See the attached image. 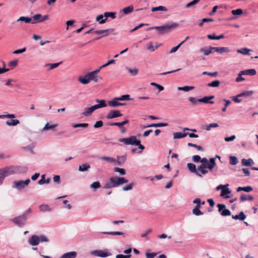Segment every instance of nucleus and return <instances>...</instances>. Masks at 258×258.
Instances as JSON below:
<instances>
[{
  "mask_svg": "<svg viewBox=\"0 0 258 258\" xmlns=\"http://www.w3.org/2000/svg\"><path fill=\"white\" fill-rule=\"evenodd\" d=\"M238 163V160L235 156H230L229 157V163L231 165H235Z\"/></svg>",
  "mask_w": 258,
  "mask_h": 258,
  "instance_id": "obj_55",
  "label": "nucleus"
},
{
  "mask_svg": "<svg viewBox=\"0 0 258 258\" xmlns=\"http://www.w3.org/2000/svg\"><path fill=\"white\" fill-rule=\"evenodd\" d=\"M134 10V7L132 5L124 8L122 10V12L125 15H128L131 14Z\"/></svg>",
  "mask_w": 258,
  "mask_h": 258,
  "instance_id": "obj_33",
  "label": "nucleus"
},
{
  "mask_svg": "<svg viewBox=\"0 0 258 258\" xmlns=\"http://www.w3.org/2000/svg\"><path fill=\"white\" fill-rule=\"evenodd\" d=\"M201 162L202 164L198 167V170L202 174H206L208 173L207 168L212 171L216 164L215 158H211L209 160L206 158H203L201 159Z\"/></svg>",
  "mask_w": 258,
  "mask_h": 258,
  "instance_id": "obj_1",
  "label": "nucleus"
},
{
  "mask_svg": "<svg viewBox=\"0 0 258 258\" xmlns=\"http://www.w3.org/2000/svg\"><path fill=\"white\" fill-rule=\"evenodd\" d=\"M195 88L194 86H184V87H178L177 90L179 91H183L184 92H188L192 90Z\"/></svg>",
  "mask_w": 258,
  "mask_h": 258,
  "instance_id": "obj_48",
  "label": "nucleus"
},
{
  "mask_svg": "<svg viewBox=\"0 0 258 258\" xmlns=\"http://www.w3.org/2000/svg\"><path fill=\"white\" fill-rule=\"evenodd\" d=\"M120 142L124 143L126 145H138L139 144V141L137 139V137L132 136L127 138H120L118 140Z\"/></svg>",
  "mask_w": 258,
  "mask_h": 258,
  "instance_id": "obj_9",
  "label": "nucleus"
},
{
  "mask_svg": "<svg viewBox=\"0 0 258 258\" xmlns=\"http://www.w3.org/2000/svg\"><path fill=\"white\" fill-rule=\"evenodd\" d=\"M217 207L218 208V211L222 216H226L231 215L230 211L228 209H226L225 205L219 204L217 205Z\"/></svg>",
  "mask_w": 258,
  "mask_h": 258,
  "instance_id": "obj_12",
  "label": "nucleus"
},
{
  "mask_svg": "<svg viewBox=\"0 0 258 258\" xmlns=\"http://www.w3.org/2000/svg\"><path fill=\"white\" fill-rule=\"evenodd\" d=\"M168 125V124L167 123H153L150 124H148L146 126H145L144 128L146 127H163V126H166Z\"/></svg>",
  "mask_w": 258,
  "mask_h": 258,
  "instance_id": "obj_25",
  "label": "nucleus"
},
{
  "mask_svg": "<svg viewBox=\"0 0 258 258\" xmlns=\"http://www.w3.org/2000/svg\"><path fill=\"white\" fill-rule=\"evenodd\" d=\"M113 31V29H106V30H96V31H94V33L96 34H100L101 35V36L97 38H95V40H97V39H99L100 38H101V37H103V36H107L109 34V32H112Z\"/></svg>",
  "mask_w": 258,
  "mask_h": 258,
  "instance_id": "obj_16",
  "label": "nucleus"
},
{
  "mask_svg": "<svg viewBox=\"0 0 258 258\" xmlns=\"http://www.w3.org/2000/svg\"><path fill=\"white\" fill-rule=\"evenodd\" d=\"M200 205H196L192 210V213L196 216H200L203 214V213L200 210Z\"/></svg>",
  "mask_w": 258,
  "mask_h": 258,
  "instance_id": "obj_36",
  "label": "nucleus"
},
{
  "mask_svg": "<svg viewBox=\"0 0 258 258\" xmlns=\"http://www.w3.org/2000/svg\"><path fill=\"white\" fill-rule=\"evenodd\" d=\"M30 182V179H27L25 181H15L13 182V188L17 189L19 191H21L26 186H27Z\"/></svg>",
  "mask_w": 258,
  "mask_h": 258,
  "instance_id": "obj_8",
  "label": "nucleus"
},
{
  "mask_svg": "<svg viewBox=\"0 0 258 258\" xmlns=\"http://www.w3.org/2000/svg\"><path fill=\"white\" fill-rule=\"evenodd\" d=\"M110 17L112 19L116 18V13L114 12H105L104 15H99L96 18V21L98 22L99 24H104L107 18Z\"/></svg>",
  "mask_w": 258,
  "mask_h": 258,
  "instance_id": "obj_6",
  "label": "nucleus"
},
{
  "mask_svg": "<svg viewBox=\"0 0 258 258\" xmlns=\"http://www.w3.org/2000/svg\"><path fill=\"white\" fill-rule=\"evenodd\" d=\"M113 171L114 172H118L120 175H124L126 174L125 169L119 167H114L113 168Z\"/></svg>",
  "mask_w": 258,
  "mask_h": 258,
  "instance_id": "obj_52",
  "label": "nucleus"
},
{
  "mask_svg": "<svg viewBox=\"0 0 258 258\" xmlns=\"http://www.w3.org/2000/svg\"><path fill=\"white\" fill-rule=\"evenodd\" d=\"M188 100L192 104L195 105H197L198 103L199 102V99H197L196 98L193 97H188Z\"/></svg>",
  "mask_w": 258,
  "mask_h": 258,
  "instance_id": "obj_59",
  "label": "nucleus"
},
{
  "mask_svg": "<svg viewBox=\"0 0 258 258\" xmlns=\"http://www.w3.org/2000/svg\"><path fill=\"white\" fill-rule=\"evenodd\" d=\"M200 0H194L191 1V2L187 4L185 7L186 8H194L195 5L197 4Z\"/></svg>",
  "mask_w": 258,
  "mask_h": 258,
  "instance_id": "obj_51",
  "label": "nucleus"
},
{
  "mask_svg": "<svg viewBox=\"0 0 258 258\" xmlns=\"http://www.w3.org/2000/svg\"><path fill=\"white\" fill-rule=\"evenodd\" d=\"M251 51V49L247 48H243L240 49H237V52L239 53H241L244 55H250V54L249 53V51Z\"/></svg>",
  "mask_w": 258,
  "mask_h": 258,
  "instance_id": "obj_40",
  "label": "nucleus"
},
{
  "mask_svg": "<svg viewBox=\"0 0 258 258\" xmlns=\"http://www.w3.org/2000/svg\"><path fill=\"white\" fill-rule=\"evenodd\" d=\"M215 49H216V52H217L220 53L230 52V50H229V48L227 47H218V48H216Z\"/></svg>",
  "mask_w": 258,
  "mask_h": 258,
  "instance_id": "obj_45",
  "label": "nucleus"
},
{
  "mask_svg": "<svg viewBox=\"0 0 258 258\" xmlns=\"http://www.w3.org/2000/svg\"><path fill=\"white\" fill-rule=\"evenodd\" d=\"M220 84V82L219 80L214 81L208 84V86L210 87H218Z\"/></svg>",
  "mask_w": 258,
  "mask_h": 258,
  "instance_id": "obj_53",
  "label": "nucleus"
},
{
  "mask_svg": "<svg viewBox=\"0 0 258 258\" xmlns=\"http://www.w3.org/2000/svg\"><path fill=\"white\" fill-rule=\"evenodd\" d=\"M77 255V252L73 251L64 253L60 258H75Z\"/></svg>",
  "mask_w": 258,
  "mask_h": 258,
  "instance_id": "obj_20",
  "label": "nucleus"
},
{
  "mask_svg": "<svg viewBox=\"0 0 258 258\" xmlns=\"http://www.w3.org/2000/svg\"><path fill=\"white\" fill-rule=\"evenodd\" d=\"M118 100H119V101H123V100H133V98H130V95L128 94H125L119 97H117Z\"/></svg>",
  "mask_w": 258,
  "mask_h": 258,
  "instance_id": "obj_54",
  "label": "nucleus"
},
{
  "mask_svg": "<svg viewBox=\"0 0 258 258\" xmlns=\"http://www.w3.org/2000/svg\"><path fill=\"white\" fill-rule=\"evenodd\" d=\"M224 34H221L219 36H215V33H213L212 34H209L207 35V37L210 39H212V40H214V39H216V40H219V39H222V38H224Z\"/></svg>",
  "mask_w": 258,
  "mask_h": 258,
  "instance_id": "obj_34",
  "label": "nucleus"
},
{
  "mask_svg": "<svg viewBox=\"0 0 258 258\" xmlns=\"http://www.w3.org/2000/svg\"><path fill=\"white\" fill-rule=\"evenodd\" d=\"M119 100H118V98H115L114 99L112 100H110L108 102V104L109 106L111 107H116L118 106H122L125 105V103H120L118 102Z\"/></svg>",
  "mask_w": 258,
  "mask_h": 258,
  "instance_id": "obj_17",
  "label": "nucleus"
},
{
  "mask_svg": "<svg viewBox=\"0 0 258 258\" xmlns=\"http://www.w3.org/2000/svg\"><path fill=\"white\" fill-rule=\"evenodd\" d=\"M100 159L102 161H105L108 163L116 164V159L110 157H100Z\"/></svg>",
  "mask_w": 258,
  "mask_h": 258,
  "instance_id": "obj_27",
  "label": "nucleus"
},
{
  "mask_svg": "<svg viewBox=\"0 0 258 258\" xmlns=\"http://www.w3.org/2000/svg\"><path fill=\"white\" fill-rule=\"evenodd\" d=\"M31 208H29L23 214L13 218L11 219V221L16 225L19 227H22L25 225L28 216L31 213Z\"/></svg>",
  "mask_w": 258,
  "mask_h": 258,
  "instance_id": "obj_4",
  "label": "nucleus"
},
{
  "mask_svg": "<svg viewBox=\"0 0 258 258\" xmlns=\"http://www.w3.org/2000/svg\"><path fill=\"white\" fill-rule=\"evenodd\" d=\"M100 187L101 184L100 182L98 181L94 182L90 185V188L93 189L94 191H95L97 189L100 188Z\"/></svg>",
  "mask_w": 258,
  "mask_h": 258,
  "instance_id": "obj_42",
  "label": "nucleus"
},
{
  "mask_svg": "<svg viewBox=\"0 0 258 258\" xmlns=\"http://www.w3.org/2000/svg\"><path fill=\"white\" fill-rule=\"evenodd\" d=\"M215 96L214 95H211L210 96H205L204 97L199 99V102H202L204 103H210V104H214V102L213 101H210V100L214 99Z\"/></svg>",
  "mask_w": 258,
  "mask_h": 258,
  "instance_id": "obj_18",
  "label": "nucleus"
},
{
  "mask_svg": "<svg viewBox=\"0 0 258 258\" xmlns=\"http://www.w3.org/2000/svg\"><path fill=\"white\" fill-rule=\"evenodd\" d=\"M186 136V133L176 132L173 134L174 139H181Z\"/></svg>",
  "mask_w": 258,
  "mask_h": 258,
  "instance_id": "obj_44",
  "label": "nucleus"
},
{
  "mask_svg": "<svg viewBox=\"0 0 258 258\" xmlns=\"http://www.w3.org/2000/svg\"><path fill=\"white\" fill-rule=\"evenodd\" d=\"M40 211L42 212H50L51 211V208L47 204H41L39 206Z\"/></svg>",
  "mask_w": 258,
  "mask_h": 258,
  "instance_id": "obj_30",
  "label": "nucleus"
},
{
  "mask_svg": "<svg viewBox=\"0 0 258 258\" xmlns=\"http://www.w3.org/2000/svg\"><path fill=\"white\" fill-rule=\"evenodd\" d=\"M94 110L92 107L89 108H86L84 111L82 113V114L84 116H88L90 115Z\"/></svg>",
  "mask_w": 258,
  "mask_h": 258,
  "instance_id": "obj_32",
  "label": "nucleus"
},
{
  "mask_svg": "<svg viewBox=\"0 0 258 258\" xmlns=\"http://www.w3.org/2000/svg\"><path fill=\"white\" fill-rule=\"evenodd\" d=\"M62 62L54 63H48L47 66H49V70H53L58 67Z\"/></svg>",
  "mask_w": 258,
  "mask_h": 258,
  "instance_id": "obj_58",
  "label": "nucleus"
},
{
  "mask_svg": "<svg viewBox=\"0 0 258 258\" xmlns=\"http://www.w3.org/2000/svg\"><path fill=\"white\" fill-rule=\"evenodd\" d=\"M91 254L94 256H99L101 257H106L111 255V253L107 251V250H95L91 251Z\"/></svg>",
  "mask_w": 258,
  "mask_h": 258,
  "instance_id": "obj_10",
  "label": "nucleus"
},
{
  "mask_svg": "<svg viewBox=\"0 0 258 258\" xmlns=\"http://www.w3.org/2000/svg\"><path fill=\"white\" fill-rule=\"evenodd\" d=\"M230 192H231V191L230 190V189H229L228 186L223 187L222 189V190H221V192L220 194V196L224 197V198L225 199H228L230 198V197L228 196H227V195L230 194Z\"/></svg>",
  "mask_w": 258,
  "mask_h": 258,
  "instance_id": "obj_22",
  "label": "nucleus"
},
{
  "mask_svg": "<svg viewBox=\"0 0 258 258\" xmlns=\"http://www.w3.org/2000/svg\"><path fill=\"white\" fill-rule=\"evenodd\" d=\"M219 126L218 124L217 123H212L207 125L206 130L207 131H210L212 127H217Z\"/></svg>",
  "mask_w": 258,
  "mask_h": 258,
  "instance_id": "obj_63",
  "label": "nucleus"
},
{
  "mask_svg": "<svg viewBox=\"0 0 258 258\" xmlns=\"http://www.w3.org/2000/svg\"><path fill=\"white\" fill-rule=\"evenodd\" d=\"M152 232V229L151 228L148 229L144 233H142L140 236L142 238H145L146 240H148V235H149Z\"/></svg>",
  "mask_w": 258,
  "mask_h": 258,
  "instance_id": "obj_50",
  "label": "nucleus"
},
{
  "mask_svg": "<svg viewBox=\"0 0 258 258\" xmlns=\"http://www.w3.org/2000/svg\"><path fill=\"white\" fill-rule=\"evenodd\" d=\"M253 197L250 195H246L245 194H242L240 196V200L241 202H243L246 201H252Z\"/></svg>",
  "mask_w": 258,
  "mask_h": 258,
  "instance_id": "obj_29",
  "label": "nucleus"
},
{
  "mask_svg": "<svg viewBox=\"0 0 258 258\" xmlns=\"http://www.w3.org/2000/svg\"><path fill=\"white\" fill-rule=\"evenodd\" d=\"M187 167L188 169L192 173H195L196 175L202 177V174L196 168V165L193 163H187Z\"/></svg>",
  "mask_w": 258,
  "mask_h": 258,
  "instance_id": "obj_14",
  "label": "nucleus"
},
{
  "mask_svg": "<svg viewBox=\"0 0 258 258\" xmlns=\"http://www.w3.org/2000/svg\"><path fill=\"white\" fill-rule=\"evenodd\" d=\"M243 13L242 9H238L236 10H234L231 11V13L233 15H241Z\"/></svg>",
  "mask_w": 258,
  "mask_h": 258,
  "instance_id": "obj_62",
  "label": "nucleus"
},
{
  "mask_svg": "<svg viewBox=\"0 0 258 258\" xmlns=\"http://www.w3.org/2000/svg\"><path fill=\"white\" fill-rule=\"evenodd\" d=\"M19 123V120L17 119H12L11 120H7L6 122V124L9 126H15L18 124Z\"/></svg>",
  "mask_w": 258,
  "mask_h": 258,
  "instance_id": "obj_35",
  "label": "nucleus"
},
{
  "mask_svg": "<svg viewBox=\"0 0 258 258\" xmlns=\"http://www.w3.org/2000/svg\"><path fill=\"white\" fill-rule=\"evenodd\" d=\"M86 77L88 78L90 82L93 81L95 82H97L98 81V78H100L99 76L96 75L93 72L88 73L86 75Z\"/></svg>",
  "mask_w": 258,
  "mask_h": 258,
  "instance_id": "obj_19",
  "label": "nucleus"
},
{
  "mask_svg": "<svg viewBox=\"0 0 258 258\" xmlns=\"http://www.w3.org/2000/svg\"><path fill=\"white\" fill-rule=\"evenodd\" d=\"M57 124H49V123H47L43 127V128L42 129V131H45L48 130H52L54 128L57 126Z\"/></svg>",
  "mask_w": 258,
  "mask_h": 258,
  "instance_id": "obj_39",
  "label": "nucleus"
},
{
  "mask_svg": "<svg viewBox=\"0 0 258 258\" xmlns=\"http://www.w3.org/2000/svg\"><path fill=\"white\" fill-rule=\"evenodd\" d=\"M78 81L83 85L88 84L90 82L88 78L86 77V76L84 77H79L78 78Z\"/></svg>",
  "mask_w": 258,
  "mask_h": 258,
  "instance_id": "obj_46",
  "label": "nucleus"
},
{
  "mask_svg": "<svg viewBox=\"0 0 258 258\" xmlns=\"http://www.w3.org/2000/svg\"><path fill=\"white\" fill-rule=\"evenodd\" d=\"M254 92L252 90L250 91H244L239 94H238V97H249L251 95H252L253 94Z\"/></svg>",
  "mask_w": 258,
  "mask_h": 258,
  "instance_id": "obj_38",
  "label": "nucleus"
},
{
  "mask_svg": "<svg viewBox=\"0 0 258 258\" xmlns=\"http://www.w3.org/2000/svg\"><path fill=\"white\" fill-rule=\"evenodd\" d=\"M187 146H189V147H193L194 148H196L199 151H203L204 150L202 146L197 145L195 144L188 143H187Z\"/></svg>",
  "mask_w": 258,
  "mask_h": 258,
  "instance_id": "obj_60",
  "label": "nucleus"
},
{
  "mask_svg": "<svg viewBox=\"0 0 258 258\" xmlns=\"http://www.w3.org/2000/svg\"><path fill=\"white\" fill-rule=\"evenodd\" d=\"M32 18L28 17L22 16L20 17L17 21L25 22L26 23H31Z\"/></svg>",
  "mask_w": 258,
  "mask_h": 258,
  "instance_id": "obj_43",
  "label": "nucleus"
},
{
  "mask_svg": "<svg viewBox=\"0 0 258 258\" xmlns=\"http://www.w3.org/2000/svg\"><path fill=\"white\" fill-rule=\"evenodd\" d=\"M178 25L177 23L173 22L160 26L150 27L148 28L147 30L150 31L151 30L155 29L158 31L159 34H163L171 31L173 29L177 27Z\"/></svg>",
  "mask_w": 258,
  "mask_h": 258,
  "instance_id": "obj_3",
  "label": "nucleus"
},
{
  "mask_svg": "<svg viewBox=\"0 0 258 258\" xmlns=\"http://www.w3.org/2000/svg\"><path fill=\"white\" fill-rule=\"evenodd\" d=\"M49 239L45 235H32L28 239V243L32 246L38 245L40 242H48Z\"/></svg>",
  "mask_w": 258,
  "mask_h": 258,
  "instance_id": "obj_5",
  "label": "nucleus"
},
{
  "mask_svg": "<svg viewBox=\"0 0 258 258\" xmlns=\"http://www.w3.org/2000/svg\"><path fill=\"white\" fill-rule=\"evenodd\" d=\"M241 164L243 166H251L254 164V162L251 158H248V159L244 158L241 160Z\"/></svg>",
  "mask_w": 258,
  "mask_h": 258,
  "instance_id": "obj_23",
  "label": "nucleus"
},
{
  "mask_svg": "<svg viewBox=\"0 0 258 258\" xmlns=\"http://www.w3.org/2000/svg\"><path fill=\"white\" fill-rule=\"evenodd\" d=\"M184 42V41H182L180 43H179V44H178L177 46L173 47L170 50V53H174L175 52H176L178 49L179 48V47L181 46V44H182Z\"/></svg>",
  "mask_w": 258,
  "mask_h": 258,
  "instance_id": "obj_64",
  "label": "nucleus"
},
{
  "mask_svg": "<svg viewBox=\"0 0 258 258\" xmlns=\"http://www.w3.org/2000/svg\"><path fill=\"white\" fill-rule=\"evenodd\" d=\"M127 70L130 74L132 76L137 75L139 72L138 70L136 68H127Z\"/></svg>",
  "mask_w": 258,
  "mask_h": 258,
  "instance_id": "obj_56",
  "label": "nucleus"
},
{
  "mask_svg": "<svg viewBox=\"0 0 258 258\" xmlns=\"http://www.w3.org/2000/svg\"><path fill=\"white\" fill-rule=\"evenodd\" d=\"M128 182L127 179L122 177L113 176L110 177L103 186L104 189H109L122 185Z\"/></svg>",
  "mask_w": 258,
  "mask_h": 258,
  "instance_id": "obj_2",
  "label": "nucleus"
},
{
  "mask_svg": "<svg viewBox=\"0 0 258 258\" xmlns=\"http://www.w3.org/2000/svg\"><path fill=\"white\" fill-rule=\"evenodd\" d=\"M200 52L203 53L204 55H208L213 53L211 50L210 46L208 48H202L200 49Z\"/></svg>",
  "mask_w": 258,
  "mask_h": 258,
  "instance_id": "obj_47",
  "label": "nucleus"
},
{
  "mask_svg": "<svg viewBox=\"0 0 258 258\" xmlns=\"http://www.w3.org/2000/svg\"><path fill=\"white\" fill-rule=\"evenodd\" d=\"M9 167L11 174L25 173L28 170V168L26 166H11Z\"/></svg>",
  "mask_w": 258,
  "mask_h": 258,
  "instance_id": "obj_7",
  "label": "nucleus"
},
{
  "mask_svg": "<svg viewBox=\"0 0 258 258\" xmlns=\"http://www.w3.org/2000/svg\"><path fill=\"white\" fill-rule=\"evenodd\" d=\"M135 183L134 182H131L129 183L128 185L124 186L122 187V190L123 191H127L130 190H132Z\"/></svg>",
  "mask_w": 258,
  "mask_h": 258,
  "instance_id": "obj_57",
  "label": "nucleus"
},
{
  "mask_svg": "<svg viewBox=\"0 0 258 258\" xmlns=\"http://www.w3.org/2000/svg\"><path fill=\"white\" fill-rule=\"evenodd\" d=\"M95 102L99 103V104L91 106L94 111L98 109L106 106V102L104 100H99L97 99L95 100Z\"/></svg>",
  "mask_w": 258,
  "mask_h": 258,
  "instance_id": "obj_15",
  "label": "nucleus"
},
{
  "mask_svg": "<svg viewBox=\"0 0 258 258\" xmlns=\"http://www.w3.org/2000/svg\"><path fill=\"white\" fill-rule=\"evenodd\" d=\"M151 11L152 12H155V11H165L166 12L167 11V9L164 6H160L159 7H153L151 9Z\"/></svg>",
  "mask_w": 258,
  "mask_h": 258,
  "instance_id": "obj_49",
  "label": "nucleus"
},
{
  "mask_svg": "<svg viewBox=\"0 0 258 258\" xmlns=\"http://www.w3.org/2000/svg\"><path fill=\"white\" fill-rule=\"evenodd\" d=\"M232 218L235 220L243 221L246 218V216L243 212H240L238 215H232Z\"/></svg>",
  "mask_w": 258,
  "mask_h": 258,
  "instance_id": "obj_26",
  "label": "nucleus"
},
{
  "mask_svg": "<svg viewBox=\"0 0 258 258\" xmlns=\"http://www.w3.org/2000/svg\"><path fill=\"white\" fill-rule=\"evenodd\" d=\"M42 15L40 14H37L32 18L31 23L33 24L41 22Z\"/></svg>",
  "mask_w": 258,
  "mask_h": 258,
  "instance_id": "obj_21",
  "label": "nucleus"
},
{
  "mask_svg": "<svg viewBox=\"0 0 258 258\" xmlns=\"http://www.w3.org/2000/svg\"><path fill=\"white\" fill-rule=\"evenodd\" d=\"M128 122H129L128 120L126 119L122 122H116L110 123L109 125L111 126H114V125L117 126L119 127H121L123 125H125V124H127V123H128Z\"/></svg>",
  "mask_w": 258,
  "mask_h": 258,
  "instance_id": "obj_31",
  "label": "nucleus"
},
{
  "mask_svg": "<svg viewBox=\"0 0 258 258\" xmlns=\"http://www.w3.org/2000/svg\"><path fill=\"white\" fill-rule=\"evenodd\" d=\"M256 72L255 69H247L244 71H241V74L244 75H250V76H254L256 74Z\"/></svg>",
  "mask_w": 258,
  "mask_h": 258,
  "instance_id": "obj_24",
  "label": "nucleus"
},
{
  "mask_svg": "<svg viewBox=\"0 0 258 258\" xmlns=\"http://www.w3.org/2000/svg\"><path fill=\"white\" fill-rule=\"evenodd\" d=\"M150 85L157 88L158 89L159 91H161L164 89V87L156 83L152 82L151 83Z\"/></svg>",
  "mask_w": 258,
  "mask_h": 258,
  "instance_id": "obj_61",
  "label": "nucleus"
},
{
  "mask_svg": "<svg viewBox=\"0 0 258 258\" xmlns=\"http://www.w3.org/2000/svg\"><path fill=\"white\" fill-rule=\"evenodd\" d=\"M11 175L9 166L0 169V185L3 182L4 178Z\"/></svg>",
  "mask_w": 258,
  "mask_h": 258,
  "instance_id": "obj_11",
  "label": "nucleus"
},
{
  "mask_svg": "<svg viewBox=\"0 0 258 258\" xmlns=\"http://www.w3.org/2000/svg\"><path fill=\"white\" fill-rule=\"evenodd\" d=\"M103 234H106V235H110L112 236L115 235H122L123 237H124V234L122 232H119V231H114V232H103L101 233Z\"/></svg>",
  "mask_w": 258,
  "mask_h": 258,
  "instance_id": "obj_37",
  "label": "nucleus"
},
{
  "mask_svg": "<svg viewBox=\"0 0 258 258\" xmlns=\"http://www.w3.org/2000/svg\"><path fill=\"white\" fill-rule=\"evenodd\" d=\"M121 116H122V114H121L119 110H112L108 113V114L106 115V118L108 119H110Z\"/></svg>",
  "mask_w": 258,
  "mask_h": 258,
  "instance_id": "obj_13",
  "label": "nucleus"
},
{
  "mask_svg": "<svg viewBox=\"0 0 258 258\" xmlns=\"http://www.w3.org/2000/svg\"><path fill=\"white\" fill-rule=\"evenodd\" d=\"M126 157L125 155L121 156H117V159L116 160V164L119 166H122L125 162Z\"/></svg>",
  "mask_w": 258,
  "mask_h": 258,
  "instance_id": "obj_28",
  "label": "nucleus"
},
{
  "mask_svg": "<svg viewBox=\"0 0 258 258\" xmlns=\"http://www.w3.org/2000/svg\"><path fill=\"white\" fill-rule=\"evenodd\" d=\"M90 168V166L88 163L83 164L81 165H80L79 167V170L80 171H87Z\"/></svg>",
  "mask_w": 258,
  "mask_h": 258,
  "instance_id": "obj_41",
  "label": "nucleus"
}]
</instances>
